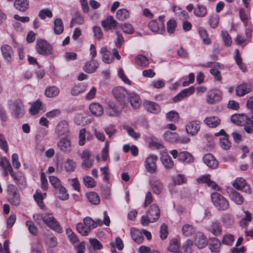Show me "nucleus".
<instances>
[{
	"label": "nucleus",
	"instance_id": "aec40b11",
	"mask_svg": "<svg viewBox=\"0 0 253 253\" xmlns=\"http://www.w3.org/2000/svg\"><path fill=\"white\" fill-rule=\"evenodd\" d=\"M208 230L215 236H219L222 233V226L217 220L212 222Z\"/></svg>",
	"mask_w": 253,
	"mask_h": 253
},
{
	"label": "nucleus",
	"instance_id": "2f4dec72",
	"mask_svg": "<svg viewBox=\"0 0 253 253\" xmlns=\"http://www.w3.org/2000/svg\"><path fill=\"white\" fill-rule=\"evenodd\" d=\"M247 116L244 114H235L231 117V121L238 125H243L246 124Z\"/></svg>",
	"mask_w": 253,
	"mask_h": 253
},
{
	"label": "nucleus",
	"instance_id": "9b49d317",
	"mask_svg": "<svg viewBox=\"0 0 253 253\" xmlns=\"http://www.w3.org/2000/svg\"><path fill=\"white\" fill-rule=\"evenodd\" d=\"M148 28L153 33L163 34L165 32V24L163 22L159 23L156 20L151 21L148 25Z\"/></svg>",
	"mask_w": 253,
	"mask_h": 253
},
{
	"label": "nucleus",
	"instance_id": "1a4fd4ad",
	"mask_svg": "<svg viewBox=\"0 0 253 253\" xmlns=\"http://www.w3.org/2000/svg\"><path fill=\"white\" fill-rule=\"evenodd\" d=\"M158 157L154 154H150L146 158L144 166L147 171L151 173H154L156 171V162Z\"/></svg>",
	"mask_w": 253,
	"mask_h": 253
},
{
	"label": "nucleus",
	"instance_id": "4be33fe9",
	"mask_svg": "<svg viewBox=\"0 0 253 253\" xmlns=\"http://www.w3.org/2000/svg\"><path fill=\"white\" fill-rule=\"evenodd\" d=\"M204 122L209 127H216L220 124V119L216 116H210L206 118Z\"/></svg>",
	"mask_w": 253,
	"mask_h": 253
},
{
	"label": "nucleus",
	"instance_id": "4468645a",
	"mask_svg": "<svg viewBox=\"0 0 253 253\" xmlns=\"http://www.w3.org/2000/svg\"><path fill=\"white\" fill-rule=\"evenodd\" d=\"M147 215L150 217L152 221L151 222H155L157 221L160 215V211L159 207L156 204L152 205L149 210L147 211Z\"/></svg>",
	"mask_w": 253,
	"mask_h": 253
},
{
	"label": "nucleus",
	"instance_id": "8fccbe9b",
	"mask_svg": "<svg viewBox=\"0 0 253 253\" xmlns=\"http://www.w3.org/2000/svg\"><path fill=\"white\" fill-rule=\"evenodd\" d=\"M66 233L70 242L75 246L79 242V240L76 235L73 232L70 228H67L66 230Z\"/></svg>",
	"mask_w": 253,
	"mask_h": 253
},
{
	"label": "nucleus",
	"instance_id": "ddd939ff",
	"mask_svg": "<svg viewBox=\"0 0 253 253\" xmlns=\"http://www.w3.org/2000/svg\"><path fill=\"white\" fill-rule=\"evenodd\" d=\"M204 163L210 169H215L218 166V162L211 154L208 153L203 158Z\"/></svg>",
	"mask_w": 253,
	"mask_h": 253
},
{
	"label": "nucleus",
	"instance_id": "6e6d98bb",
	"mask_svg": "<svg viewBox=\"0 0 253 253\" xmlns=\"http://www.w3.org/2000/svg\"><path fill=\"white\" fill-rule=\"evenodd\" d=\"M34 198L40 208L43 209L44 207L42 201L43 197L42 194L39 192V190H37L36 193L34 194Z\"/></svg>",
	"mask_w": 253,
	"mask_h": 253
},
{
	"label": "nucleus",
	"instance_id": "4d7b16f0",
	"mask_svg": "<svg viewBox=\"0 0 253 253\" xmlns=\"http://www.w3.org/2000/svg\"><path fill=\"white\" fill-rule=\"evenodd\" d=\"M220 147L224 150L229 149L231 147V142L227 136H223L220 138Z\"/></svg>",
	"mask_w": 253,
	"mask_h": 253
},
{
	"label": "nucleus",
	"instance_id": "c9c22d12",
	"mask_svg": "<svg viewBox=\"0 0 253 253\" xmlns=\"http://www.w3.org/2000/svg\"><path fill=\"white\" fill-rule=\"evenodd\" d=\"M55 195L61 200H66L69 198V194L65 188L62 185L55 189Z\"/></svg>",
	"mask_w": 253,
	"mask_h": 253
},
{
	"label": "nucleus",
	"instance_id": "72a5a7b5",
	"mask_svg": "<svg viewBox=\"0 0 253 253\" xmlns=\"http://www.w3.org/2000/svg\"><path fill=\"white\" fill-rule=\"evenodd\" d=\"M222 243L217 238L211 240L210 244V249L212 253H218L220 251Z\"/></svg>",
	"mask_w": 253,
	"mask_h": 253
},
{
	"label": "nucleus",
	"instance_id": "a211bd4d",
	"mask_svg": "<svg viewBox=\"0 0 253 253\" xmlns=\"http://www.w3.org/2000/svg\"><path fill=\"white\" fill-rule=\"evenodd\" d=\"M143 105L146 110L151 113L157 114L161 110L159 105L154 102L145 101Z\"/></svg>",
	"mask_w": 253,
	"mask_h": 253
},
{
	"label": "nucleus",
	"instance_id": "3c124183",
	"mask_svg": "<svg viewBox=\"0 0 253 253\" xmlns=\"http://www.w3.org/2000/svg\"><path fill=\"white\" fill-rule=\"evenodd\" d=\"M247 183L246 180L242 178H237L233 182L232 185L237 190H243V188L246 186Z\"/></svg>",
	"mask_w": 253,
	"mask_h": 253
},
{
	"label": "nucleus",
	"instance_id": "de8ad7c7",
	"mask_svg": "<svg viewBox=\"0 0 253 253\" xmlns=\"http://www.w3.org/2000/svg\"><path fill=\"white\" fill-rule=\"evenodd\" d=\"M232 201L237 205H241L244 202L243 196L239 192L234 191L230 195Z\"/></svg>",
	"mask_w": 253,
	"mask_h": 253
},
{
	"label": "nucleus",
	"instance_id": "9d476101",
	"mask_svg": "<svg viewBox=\"0 0 253 253\" xmlns=\"http://www.w3.org/2000/svg\"><path fill=\"white\" fill-rule=\"evenodd\" d=\"M185 129L188 134L195 136L200 129V122L198 120L190 121L185 126Z\"/></svg>",
	"mask_w": 253,
	"mask_h": 253
},
{
	"label": "nucleus",
	"instance_id": "69168bd1",
	"mask_svg": "<svg viewBox=\"0 0 253 253\" xmlns=\"http://www.w3.org/2000/svg\"><path fill=\"white\" fill-rule=\"evenodd\" d=\"M221 35L224 45L226 46H229L232 43V40L230 35L226 31H222Z\"/></svg>",
	"mask_w": 253,
	"mask_h": 253
},
{
	"label": "nucleus",
	"instance_id": "864d4df0",
	"mask_svg": "<svg viewBox=\"0 0 253 253\" xmlns=\"http://www.w3.org/2000/svg\"><path fill=\"white\" fill-rule=\"evenodd\" d=\"M42 104V103L40 101H36L33 104V105L30 108V113L33 115H35L38 114L41 109Z\"/></svg>",
	"mask_w": 253,
	"mask_h": 253
},
{
	"label": "nucleus",
	"instance_id": "58836bf2",
	"mask_svg": "<svg viewBox=\"0 0 253 253\" xmlns=\"http://www.w3.org/2000/svg\"><path fill=\"white\" fill-rule=\"evenodd\" d=\"M135 61L137 65L143 67H147L149 64L148 58L141 54L136 56L135 58Z\"/></svg>",
	"mask_w": 253,
	"mask_h": 253
},
{
	"label": "nucleus",
	"instance_id": "473e14b6",
	"mask_svg": "<svg viewBox=\"0 0 253 253\" xmlns=\"http://www.w3.org/2000/svg\"><path fill=\"white\" fill-rule=\"evenodd\" d=\"M129 99L131 106L134 109H137L141 104V100L138 95L132 93L129 95Z\"/></svg>",
	"mask_w": 253,
	"mask_h": 253
},
{
	"label": "nucleus",
	"instance_id": "13d9d810",
	"mask_svg": "<svg viewBox=\"0 0 253 253\" xmlns=\"http://www.w3.org/2000/svg\"><path fill=\"white\" fill-rule=\"evenodd\" d=\"M84 185L87 188H93L96 185V182L90 176H85L83 177Z\"/></svg>",
	"mask_w": 253,
	"mask_h": 253
},
{
	"label": "nucleus",
	"instance_id": "c756f323",
	"mask_svg": "<svg viewBox=\"0 0 253 253\" xmlns=\"http://www.w3.org/2000/svg\"><path fill=\"white\" fill-rule=\"evenodd\" d=\"M99 64L96 61L93 59L91 60V62H87L84 66V70L87 73L90 74L94 72L96 69L98 67Z\"/></svg>",
	"mask_w": 253,
	"mask_h": 253
},
{
	"label": "nucleus",
	"instance_id": "79ce46f5",
	"mask_svg": "<svg viewBox=\"0 0 253 253\" xmlns=\"http://www.w3.org/2000/svg\"><path fill=\"white\" fill-rule=\"evenodd\" d=\"M195 231V228L192 225L189 224H185L182 227V232L184 236L189 237L192 235Z\"/></svg>",
	"mask_w": 253,
	"mask_h": 253
},
{
	"label": "nucleus",
	"instance_id": "a878e982",
	"mask_svg": "<svg viewBox=\"0 0 253 253\" xmlns=\"http://www.w3.org/2000/svg\"><path fill=\"white\" fill-rule=\"evenodd\" d=\"M131 237L133 240L137 244H141L143 241V237L141 232L135 228H131L130 230Z\"/></svg>",
	"mask_w": 253,
	"mask_h": 253
},
{
	"label": "nucleus",
	"instance_id": "39448f33",
	"mask_svg": "<svg viewBox=\"0 0 253 253\" xmlns=\"http://www.w3.org/2000/svg\"><path fill=\"white\" fill-rule=\"evenodd\" d=\"M54 133L58 137H68L70 134L68 122L65 120L59 122L55 126Z\"/></svg>",
	"mask_w": 253,
	"mask_h": 253
},
{
	"label": "nucleus",
	"instance_id": "052dcab7",
	"mask_svg": "<svg viewBox=\"0 0 253 253\" xmlns=\"http://www.w3.org/2000/svg\"><path fill=\"white\" fill-rule=\"evenodd\" d=\"M39 16L42 19H45L47 17L51 18L53 14L48 8H44L39 11Z\"/></svg>",
	"mask_w": 253,
	"mask_h": 253
},
{
	"label": "nucleus",
	"instance_id": "bb28decb",
	"mask_svg": "<svg viewBox=\"0 0 253 253\" xmlns=\"http://www.w3.org/2000/svg\"><path fill=\"white\" fill-rule=\"evenodd\" d=\"M63 167L66 172H72L76 168V164L72 159L68 158L63 163Z\"/></svg>",
	"mask_w": 253,
	"mask_h": 253
},
{
	"label": "nucleus",
	"instance_id": "680f3d73",
	"mask_svg": "<svg viewBox=\"0 0 253 253\" xmlns=\"http://www.w3.org/2000/svg\"><path fill=\"white\" fill-rule=\"evenodd\" d=\"M176 27V23L173 19H170L167 22V30L169 34H173Z\"/></svg>",
	"mask_w": 253,
	"mask_h": 253
},
{
	"label": "nucleus",
	"instance_id": "b1692460",
	"mask_svg": "<svg viewBox=\"0 0 253 253\" xmlns=\"http://www.w3.org/2000/svg\"><path fill=\"white\" fill-rule=\"evenodd\" d=\"M1 50L3 58L7 62H10L12 60V56L13 55V51L10 46L5 44L1 46Z\"/></svg>",
	"mask_w": 253,
	"mask_h": 253
},
{
	"label": "nucleus",
	"instance_id": "412c9836",
	"mask_svg": "<svg viewBox=\"0 0 253 253\" xmlns=\"http://www.w3.org/2000/svg\"><path fill=\"white\" fill-rule=\"evenodd\" d=\"M106 112L110 116L115 117L120 114L121 110L115 103L109 101L108 103Z\"/></svg>",
	"mask_w": 253,
	"mask_h": 253
},
{
	"label": "nucleus",
	"instance_id": "c03bdc74",
	"mask_svg": "<svg viewBox=\"0 0 253 253\" xmlns=\"http://www.w3.org/2000/svg\"><path fill=\"white\" fill-rule=\"evenodd\" d=\"M178 134L173 132L169 130L166 131L164 134V139L169 142L174 143L177 141L178 139Z\"/></svg>",
	"mask_w": 253,
	"mask_h": 253
},
{
	"label": "nucleus",
	"instance_id": "f3484780",
	"mask_svg": "<svg viewBox=\"0 0 253 253\" xmlns=\"http://www.w3.org/2000/svg\"><path fill=\"white\" fill-rule=\"evenodd\" d=\"M195 244L199 249H203L208 245L206 237L201 232L197 233L195 238Z\"/></svg>",
	"mask_w": 253,
	"mask_h": 253
},
{
	"label": "nucleus",
	"instance_id": "2eb2a0df",
	"mask_svg": "<svg viewBox=\"0 0 253 253\" xmlns=\"http://www.w3.org/2000/svg\"><path fill=\"white\" fill-rule=\"evenodd\" d=\"M194 91L195 87L192 86H190L188 88H185L182 90L178 94H177L175 97H174V98H173V101L174 102L180 101L182 99L194 93Z\"/></svg>",
	"mask_w": 253,
	"mask_h": 253
},
{
	"label": "nucleus",
	"instance_id": "393cba45",
	"mask_svg": "<svg viewBox=\"0 0 253 253\" xmlns=\"http://www.w3.org/2000/svg\"><path fill=\"white\" fill-rule=\"evenodd\" d=\"M150 184L153 192L156 194H160L163 189V183L159 179H153Z\"/></svg>",
	"mask_w": 253,
	"mask_h": 253
},
{
	"label": "nucleus",
	"instance_id": "4c0bfd02",
	"mask_svg": "<svg viewBox=\"0 0 253 253\" xmlns=\"http://www.w3.org/2000/svg\"><path fill=\"white\" fill-rule=\"evenodd\" d=\"M180 247V244L179 241L176 239H173L170 241L169 245L167 250L171 253H178L179 251Z\"/></svg>",
	"mask_w": 253,
	"mask_h": 253
},
{
	"label": "nucleus",
	"instance_id": "f03ea898",
	"mask_svg": "<svg viewBox=\"0 0 253 253\" xmlns=\"http://www.w3.org/2000/svg\"><path fill=\"white\" fill-rule=\"evenodd\" d=\"M211 199L214 206L218 210L226 211L229 208L227 200L218 192L212 193Z\"/></svg>",
	"mask_w": 253,
	"mask_h": 253
},
{
	"label": "nucleus",
	"instance_id": "ea45409f",
	"mask_svg": "<svg viewBox=\"0 0 253 253\" xmlns=\"http://www.w3.org/2000/svg\"><path fill=\"white\" fill-rule=\"evenodd\" d=\"M221 221L225 226H230L234 223L233 216L230 213H225L222 216Z\"/></svg>",
	"mask_w": 253,
	"mask_h": 253
},
{
	"label": "nucleus",
	"instance_id": "f8f14e48",
	"mask_svg": "<svg viewBox=\"0 0 253 253\" xmlns=\"http://www.w3.org/2000/svg\"><path fill=\"white\" fill-rule=\"evenodd\" d=\"M197 181L201 183H206L209 187L212 189L220 191L221 189L214 181L211 180L210 174H204L201 175L197 178Z\"/></svg>",
	"mask_w": 253,
	"mask_h": 253
},
{
	"label": "nucleus",
	"instance_id": "cd10ccee",
	"mask_svg": "<svg viewBox=\"0 0 253 253\" xmlns=\"http://www.w3.org/2000/svg\"><path fill=\"white\" fill-rule=\"evenodd\" d=\"M14 7L21 12L26 11L29 8L28 0H15L14 2Z\"/></svg>",
	"mask_w": 253,
	"mask_h": 253
},
{
	"label": "nucleus",
	"instance_id": "0e129e2a",
	"mask_svg": "<svg viewBox=\"0 0 253 253\" xmlns=\"http://www.w3.org/2000/svg\"><path fill=\"white\" fill-rule=\"evenodd\" d=\"M0 148L5 153L8 151V147L7 141L4 135L0 133Z\"/></svg>",
	"mask_w": 253,
	"mask_h": 253
},
{
	"label": "nucleus",
	"instance_id": "c85d7f7f",
	"mask_svg": "<svg viewBox=\"0 0 253 253\" xmlns=\"http://www.w3.org/2000/svg\"><path fill=\"white\" fill-rule=\"evenodd\" d=\"M250 91V85L247 84L238 85L236 89V94L238 96H243Z\"/></svg>",
	"mask_w": 253,
	"mask_h": 253
},
{
	"label": "nucleus",
	"instance_id": "49530a36",
	"mask_svg": "<svg viewBox=\"0 0 253 253\" xmlns=\"http://www.w3.org/2000/svg\"><path fill=\"white\" fill-rule=\"evenodd\" d=\"M129 17V11L126 8L120 9L116 13V18L120 21H124Z\"/></svg>",
	"mask_w": 253,
	"mask_h": 253
},
{
	"label": "nucleus",
	"instance_id": "603ef678",
	"mask_svg": "<svg viewBox=\"0 0 253 253\" xmlns=\"http://www.w3.org/2000/svg\"><path fill=\"white\" fill-rule=\"evenodd\" d=\"M13 176H11V177L17 184L22 186L25 185L26 180L22 174L20 173L16 174L13 172Z\"/></svg>",
	"mask_w": 253,
	"mask_h": 253
},
{
	"label": "nucleus",
	"instance_id": "a19ab883",
	"mask_svg": "<svg viewBox=\"0 0 253 253\" xmlns=\"http://www.w3.org/2000/svg\"><path fill=\"white\" fill-rule=\"evenodd\" d=\"M161 160L166 169H171L173 168V161L169 155H163L161 158Z\"/></svg>",
	"mask_w": 253,
	"mask_h": 253
},
{
	"label": "nucleus",
	"instance_id": "7ed1b4c3",
	"mask_svg": "<svg viewBox=\"0 0 253 253\" xmlns=\"http://www.w3.org/2000/svg\"><path fill=\"white\" fill-rule=\"evenodd\" d=\"M7 200L12 205L18 206L20 203V198L17 188L9 184L7 187Z\"/></svg>",
	"mask_w": 253,
	"mask_h": 253
},
{
	"label": "nucleus",
	"instance_id": "6ab92c4d",
	"mask_svg": "<svg viewBox=\"0 0 253 253\" xmlns=\"http://www.w3.org/2000/svg\"><path fill=\"white\" fill-rule=\"evenodd\" d=\"M89 108L91 114L96 117L102 116L104 112L102 106L98 103H91L89 105Z\"/></svg>",
	"mask_w": 253,
	"mask_h": 253
},
{
	"label": "nucleus",
	"instance_id": "a18cd8bd",
	"mask_svg": "<svg viewBox=\"0 0 253 253\" xmlns=\"http://www.w3.org/2000/svg\"><path fill=\"white\" fill-rule=\"evenodd\" d=\"M194 13L197 17H205L207 13V9L203 5L198 4L194 10Z\"/></svg>",
	"mask_w": 253,
	"mask_h": 253
},
{
	"label": "nucleus",
	"instance_id": "e433bc0d",
	"mask_svg": "<svg viewBox=\"0 0 253 253\" xmlns=\"http://www.w3.org/2000/svg\"><path fill=\"white\" fill-rule=\"evenodd\" d=\"M86 196L88 201L92 205H97L100 202L99 195L95 192L92 191L86 193Z\"/></svg>",
	"mask_w": 253,
	"mask_h": 253
},
{
	"label": "nucleus",
	"instance_id": "423d86ee",
	"mask_svg": "<svg viewBox=\"0 0 253 253\" xmlns=\"http://www.w3.org/2000/svg\"><path fill=\"white\" fill-rule=\"evenodd\" d=\"M12 116L15 119L23 117L25 111L22 102L21 100L15 101L10 107Z\"/></svg>",
	"mask_w": 253,
	"mask_h": 253
},
{
	"label": "nucleus",
	"instance_id": "bf43d9fd",
	"mask_svg": "<svg viewBox=\"0 0 253 253\" xmlns=\"http://www.w3.org/2000/svg\"><path fill=\"white\" fill-rule=\"evenodd\" d=\"M166 118L171 122H178L179 120V116L177 112L171 111L166 114Z\"/></svg>",
	"mask_w": 253,
	"mask_h": 253
},
{
	"label": "nucleus",
	"instance_id": "6e6552de",
	"mask_svg": "<svg viewBox=\"0 0 253 253\" xmlns=\"http://www.w3.org/2000/svg\"><path fill=\"white\" fill-rule=\"evenodd\" d=\"M57 148L64 154H69L73 150L71 141L67 137H63L57 142Z\"/></svg>",
	"mask_w": 253,
	"mask_h": 253
},
{
	"label": "nucleus",
	"instance_id": "e2e57ef3",
	"mask_svg": "<svg viewBox=\"0 0 253 253\" xmlns=\"http://www.w3.org/2000/svg\"><path fill=\"white\" fill-rule=\"evenodd\" d=\"M169 232L168 230V226L166 223H163L160 229V236L162 240L166 239L168 235Z\"/></svg>",
	"mask_w": 253,
	"mask_h": 253
},
{
	"label": "nucleus",
	"instance_id": "774afa93",
	"mask_svg": "<svg viewBox=\"0 0 253 253\" xmlns=\"http://www.w3.org/2000/svg\"><path fill=\"white\" fill-rule=\"evenodd\" d=\"M85 128H82L79 131L78 144L80 146H83L85 143Z\"/></svg>",
	"mask_w": 253,
	"mask_h": 253
},
{
	"label": "nucleus",
	"instance_id": "0eeeda50",
	"mask_svg": "<svg viewBox=\"0 0 253 253\" xmlns=\"http://www.w3.org/2000/svg\"><path fill=\"white\" fill-rule=\"evenodd\" d=\"M37 52L41 55H47L51 53V45L44 40H38L36 43Z\"/></svg>",
	"mask_w": 253,
	"mask_h": 253
},
{
	"label": "nucleus",
	"instance_id": "dca6fc26",
	"mask_svg": "<svg viewBox=\"0 0 253 253\" xmlns=\"http://www.w3.org/2000/svg\"><path fill=\"white\" fill-rule=\"evenodd\" d=\"M119 23L114 19L112 16H109L107 18L103 20L101 22L102 26L105 31H108L112 28L115 29Z\"/></svg>",
	"mask_w": 253,
	"mask_h": 253
},
{
	"label": "nucleus",
	"instance_id": "20e7f679",
	"mask_svg": "<svg viewBox=\"0 0 253 253\" xmlns=\"http://www.w3.org/2000/svg\"><path fill=\"white\" fill-rule=\"evenodd\" d=\"M112 93L120 104L124 107L128 99L127 91L124 87L117 86L112 90Z\"/></svg>",
	"mask_w": 253,
	"mask_h": 253
},
{
	"label": "nucleus",
	"instance_id": "f257e3e1",
	"mask_svg": "<svg viewBox=\"0 0 253 253\" xmlns=\"http://www.w3.org/2000/svg\"><path fill=\"white\" fill-rule=\"evenodd\" d=\"M34 220L40 226L46 225L50 229L58 233H62V228L55 219L52 214L49 213H37L33 215Z\"/></svg>",
	"mask_w": 253,
	"mask_h": 253
},
{
	"label": "nucleus",
	"instance_id": "f704fd0d",
	"mask_svg": "<svg viewBox=\"0 0 253 253\" xmlns=\"http://www.w3.org/2000/svg\"><path fill=\"white\" fill-rule=\"evenodd\" d=\"M178 160L181 162L190 163L193 162L194 159L191 154L187 152H181L178 154Z\"/></svg>",
	"mask_w": 253,
	"mask_h": 253
},
{
	"label": "nucleus",
	"instance_id": "338daca9",
	"mask_svg": "<svg viewBox=\"0 0 253 253\" xmlns=\"http://www.w3.org/2000/svg\"><path fill=\"white\" fill-rule=\"evenodd\" d=\"M198 32L200 37L203 39V42L207 44H210L211 43V40L207 38V33L206 30L203 28H199L198 29Z\"/></svg>",
	"mask_w": 253,
	"mask_h": 253
},
{
	"label": "nucleus",
	"instance_id": "5fc2aeb1",
	"mask_svg": "<svg viewBox=\"0 0 253 253\" xmlns=\"http://www.w3.org/2000/svg\"><path fill=\"white\" fill-rule=\"evenodd\" d=\"M234 241V237L233 235L230 234H226L223 235L221 240V243L222 244L225 245L231 246L232 245Z\"/></svg>",
	"mask_w": 253,
	"mask_h": 253
},
{
	"label": "nucleus",
	"instance_id": "09e8293b",
	"mask_svg": "<svg viewBox=\"0 0 253 253\" xmlns=\"http://www.w3.org/2000/svg\"><path fill=\"white\" fill-rule=\"evenodd\" d=\"M76 229L78 232L83 236H87L90 232L89 227L82 223H78L76 225Z\"/></svg>",
	"mask_w": 253,
	"mask_h": 253
},
{
	"label": "nucleus",
	"instance_id": "7c9ffc66",
	"mask_svg": "<svg viewBox=\"0 0 253 253\" xmlns=\"http://www.w3.org/2000/svg\"><path fill=\"white\" fill-rule=\"evenodd\" d=\"M64 31V25L61 18H55L53 22V31L56 35H60Z\"/></svg>",
	"mask_w": 253,
	"mask_h": 253
},
{
	"label": "nucleus",
	"instance_id": "5701e85b",
	"mask_svg": "<svg viewBox=\"0 0 253 253\" xmlns=\"http://www.w3.org/2000/svg\"><path fill=\"white\" fill-rule=\"evenodd\" d=\"M220 99V91L217 89H213L209 92L207 102L209 104H212L218 101Z\"/></svg>",
	"mask_w": 253,
	"mask_h": 253
},
{
	"label": "nucleus",
	"instance_id": "37998d69",
	"mask_svg": "<svg viewBox=\"0 0 253 253\" xmlns=\"http://www.w3.org/2000/svg\"><path fill=\"white\" fill-rule=\"evenodd\" d=\"M59 89L55 86H51L47 87L45 90V95L48 97H54L58 95Z\"/></svg>",
	"mask_w": 253,
	"mask_h": 253
}]
</instances>
